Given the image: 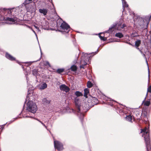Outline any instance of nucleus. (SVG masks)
Wrapping results in <instances>:
<instances>
[{"label":"nucleus","mask_w":151,"mask_h":151,"mask_svg":"<svg viewBox=\"0 0 151 151\" xmlns=\"http://www.w3.org/2000/svg\"><path fill=\"white\" fill-rule=\"evenodd\" d=\"M141 44V40H137L135 42V45L137 49H139L138 47Z\"/></svg>","instance_id":"18"},{"label":"nucleus","mask_w":151,"mask_h":151,"mask_svg":"<svg viewBox=\"0 0 151 151\" xmlns=\"http://www.w3.org/2000/svg\"><path fill=\"white\" fill-rule=\"evenodd\" d=\"M34 27H35V28H36L37 29L39 30V27H37V26H35V25L34 26Z\"/></svg>","instance_id":"39"},{"label":"nucleus","mask_w":151,"mask_h":151,"mask_svg":"<svg viewBox=\"0 0 151 151\" xmlns=\"http://www.w3.org/2000/svg\"><path fill=\"white\" fill-rule=\"evenodd\" d=\"M17 118L16 117V118H15V119H17Z\"/></svg>","instance_id":"48"},{"label":"nucleus","mask_w":151,"mask_h":151,"mask_svg":"<svg viewBox=\"0 0 151 151\" xmlns=\"http://www.w3.org/2000/svg\"><path fill=\"white\" fill-rule=\"evenodd\" d=\"M127 43H128L129 45H132V44L130 42H129V43L127 42Z\"/></svg>","instance_id":"45"},{"label":"nucleus","mask_w":151,"mask_h":151,"mask_svg":"<svg viewBox=\"0 0 151 151\" xmlns=\"http://www.w3.org/2000/svg\"><path fill=\"white\" fill-rule=\"evenodd\" d=\"M105 99L106 100L105 101L104 103L111 106H112L114 105L115 101L113 100H111V99L109 98H106L105 96Z\"/></svg>","instance_id":"12"},{"label":"nucleus","mask_w":151,"mask_h":151,"mask_svg":"<svg viewBox=\"0 0 151 151\" xmlns=\"http://www.w3.org/2000/svg\"><path fill=\"white\" fill-rule=\"evenodd\" d=\"M124 2H125L123 3V2H122V7H123V9L124 10V9L125 7H128V6H129L127 4V2L125 0H124Z\"/></svg>","instance_id":"25"},{"label":"nucleus","mask_w":151,"mask_h":151,"mask_svg":"<svg viewBox=\"0 0 151 151\" xmlns=\"http://www.w3.org/2000/svg\"><path fill=\"white\" fill-rule=\"evenodd\" d=\"M48 10L47 9L43 8L42 9H39V12L41 14H42L44 16L47 15Z\"/></svg>","instance_id":"13"},{"label":"nucleus","mask_w":151,"mask_h":151,"mask_svg":"<svg viewBox=\"0 0 151 151\" xmlns=\"http://www.w3.org/2000/svg\"><path fill=\"white\" fill-rule=\"evenodd\" d=\"M34 119L36 120H37V121H38L43 126H44L45 128L46 129H47V127L41 121H40V120H39L37 118H34Z\"/></svg>","instance_id":"32"},{"label":"nucleus","mask_w":151,"mask_h":151,"mask_svg":"<svg viewBox=\"0 0 151 151\" xmlns=\"http://www.w3.org/2000/svg\"><path fill=\"white\" fill-rule=\"evenodd\" d=\"M54 146L55 149L58 150H62L63 149V145L60 142L58 141L54 140Z\"/></svg>","instance_id":"9"},{"label":"nucleus","mask_w":151,"mask_h":151,"mask_svg":"<svg viewBox=\"0 0 151 151\" xmlns=\"http://www.w3.org/2000/svg\"><path fill=\"white\" fill-rule=\"evenodd\" d=\"M47 87V84L45 83H44L39 86V89L41 90H42L46 88Z\"/></svg>","instance_id":"16"},{"label":"nucleus","mask_w":151,"mask_h":151,"mask_svg":"<svg viewBox=\"0 0 151 151\" xmlns=\"http://www.w3.org/2000/svg\"><path fill=\"white\" fill-rule=\"evenodd\" d=\"M18 19L17 17H6L5 20L11 22V24H14L17 22Z\"/></svg>","instance_id":"11"},{"label":"nucleus","mask_w":151,"mask_h":151,"mask_svg":"<svg viewBox=\"0 0 151 151\" xmlns=\"http://www.w3.org/2000/svg\"><path fill=\"white\" fill-rule=\"evenodd\" d=\"M4 19L3 17L0 14V21H3Z\"/></svg>","instance_id":"36"},{"label":"nucleus","mask_w":151,"mask_h":151,"mask_svg":"<svg viewBox=\"0 0 151 151\" xmlns=\"http://www.w3.org/2000/svg\"><path fill=\"white\" fill-rule=\"evenodd\" d=\"M98 102V100L96 97H93L91 96H89L88 99L86 103V106L85 108L87 109V108H91L94 105H96Z\"/></svg>","instance_id":"4"},{"label":"nucleus","mask_w":151,"mask_h":151,"mask_svg":"<svg viewBox=\"0 0 151 151\" xmlns=\"http://www.w3.org/2000/svg\"><path fill=\"white\" fill-rule=\"evenodd\" d=\"M87 86L88 88H91L93 86V84L90 81H88L87 83Z\"/></svg>","instance_id":"27"},{"label":"nucleus","mask_w":151,"mask_h":151,"mask_svg":"<svg viewBox=\"0 0 151 151\" xmlns=\"http://www.w3.org/2000/svg\"><path fill=\"white\" fill-rule=\"evenodd\" d=\"M138 115H139V117H141V118H143L145 121H146L147 119L146 113H142L141 114V116L140 114H139Z\"/></svg>","instance_id":"17"},{"label":"nucleus","mask_w":151,"mask_h":151,"mask_svg":"<svg viewBox=\"0 0 151 151\" xmlns=\"http://www.w3.org/2000/svg\"><path fill=\"white\" fill-rule=\"evenodd\" d=\"M148 92L151 93V85L150 86H149L147 88V93L146 94V96H147ZM146 97H145V98L144 100L143 101V103L145 101V100L146 99Z\"/></svg>","instance_id":"22"},{"label":"nucleus","mask_w":151,"mask_h":151,"mask_svg":"<svg viewBox=\"0 0 151 151\" xmlns=\"http://www.w3.org/2000/svg\"><path fill=\"white\" fill-rule=\"evenodd\" d=\"M150 104V101H146L144 103V105L146 106H149Z\"/></svg>","instance_id":"29"},{"label":"nucleus","mask_w":151,"mask_h":151,"mask_svg":"<svg viewBox=\"0 0 151 151\" xmlns=\"http://www.w3.org/2000/svg\"><path fill=\"white\" fill-rule=\"evenodd\" d=\"M45 64L46 65H48L49 67L50 66V64L49 62L48 61H46L45 62Z\"/></svg>","instance_id":"37"},{"label":"nucleus","mask_w":151,"mask_h":151,"mask_svg":"<svg viewBox=\"0 0 151 151\" xmlns=\"http://www.w3.org/2000/svg\"><path fill=\"white\" fill-rule=\"evenodd\" d=\"M122 1L123 2V3H124L125 2H124V0H122Z\"/></svg>","instance_id":"46"},{"label":"nucleus","mask_w":151,"mask_h":151,"mask_svg":"<svg viewBox=\"0 0 151 151\" xmlns=\"http://www.w3.org/2000/svg\"><path fill=\"white\" fill-rule=\"evenodd\" d=\"M26 9L28 12H34L36 10V5L35 3L29 4L26 7Z\"/></svg>","instance_id":"8"},{"label":"nucleus","mask_w":151,"mask_h":151,"mask_svg":"<svg viewBox=\"0 0 151 151\" xmlns=\"http://www.w3.org/2000/svg\"><path fill=\"white\" fill-rule=\"evenodd\" d=\"M115 42H119V41H117V40H115L114 41Z\"/></svg>","instance_id":"47"},{"label":"nucleus","mask_w":151,"mask_h":151,"mask_svg":"<svg viewBox=\"0 0 151 151\" xmlns=\"http://www.w3.org/2000/svg\"><path fill=\"white\" fill-rule=\"evenodd\" d=\"M81 101L80 99L76 97L74 99V103L76 108L77 109V111L78 112L79 114H78V116L81 121V122L82 123L83 122V120L84 117V114H83L81 113V111L82 110H85V108L84 107H83L81 105Z\"/></svg>","instance_id":"3"},{"label":"nucleus","mask_w":151,"mask_h":151,"mask_svg":"<svg viewBox=\"0 0 151 151\" xmlns=\"http://www.w3.org/2000/svg\"><path fill=\"white\" fill-rule=\"evenodd\" d=\"M138 50H139V51L140 52H141V53L142 54H143V53L142 52V51L140 50L139 49H138Z\"/></svg>","instance_id":"42"},{"label":"nucleus","mask_w":151,"mask_h":151,"mask_svg":"<svg viewBox=\"0 0 151 151\" xmlns=\"http://www.w3.org/2000/svg\"><path fill=\"white\" fill-rule=\"evenodd\" d=\"M60 26L62 28V31L68 33L70 30V26L65 22H63Z\"/></svg>","instance_id":"7"},{"label":"nucleus","mask_w":151,"mask_h":151,"mask_svg":"<svg viewBox=\"0 0 151 151\" xmlns=\"http://www.w3.org/2000/svg\"><path fill=\"white\" fill-rule=\"evenodd\" d=\"M142 55L143 56V57L145 58V59L146 60V61L147 65L148 66V79H149V80H150V71L149 69V66H148V64L147 60V58H146V57L145 56V54L143 53Z\"/></svg>","instance_id":"15"},{"label":"nucleus","mask_w":151,"mask_h":151,"mask_svg":"<svg viewBox=\"0 0 151 151\" xmlns=\"http://www.w3.org/2000/svg\"><path fill=\"white\" fill-rule=\"evenodd\" d=\"M43 101H44V103L46 104H50V101L47 100L46 98L43 99Z\"/></svg>","instance_id":"28"},{"label":"nucleus","mask_w":151,"mask_h":151,"mask_svg":"<svg viewBox=\"0 0 151 151\" xmlns=\"http://www.w3.org/2000/svg\"><path fill=\"white\" fill-rule=\"evenodd\" d=\"M149 131L148 129L145 127L143 129H141V133H143L142 136H144L147 151H151Z\"/></svg>","instance_id":"2"},{"label":"nucleus","mask_w":151,"mask_h":151,"mask_svg":"<svg viewBox=\"0 0 151 151\" xmlns=\"http://www.w3.org/2000/svg\"><path fill=\"white\" fill-rule=\"evenodd\" d=\"M132 36L133 37H135L138 36L137 32H136L132 33Z\"/></svg>","instance_id":"34"},{"label":"nucleus","mask_w":151,"mask_h":151,"mask_svg":"<svg viewBox=\"0 0 151 151\" xmlns=\"http://www.w3.org/2000/svg\"><path fill=\"white\" fill-rule=\"evenodd\" d=\"M32 29V31L33 32L35 33V35H36V36H37V35L36 34V32H35V31H34V30H33V29Z\"/></svg>","instance_id":"40"},{"label":"nucleus","mask_w":151,"mask_h":151,"mask_svg":"<svg viewBox=\"0 0 151 151\" xmlns=\"http://www.w3.org/2000/svg\"><path fill=\"white\" fill-rule=\"evenodd\" d=\"M90 57L88 56V54L84 52L82 53V55L81 58V65L80 66L81 68H84V66L87 64V62L90 59Z\"/></svg>","instance_id":"5"},{"label":"nucleus","mask_w":151,"mask_h":151,"mask_svg":"<svg viewBox=\"0 0 151 151\" xmlns=\"http://www.w3.org/2000/svg\"><path fill=\"white\" fill-rule=\"evenodd\" d=\"M101 34V33H100L99 34V38H100V39H101V40H102L103 41H105L106 40V39L104 37V36H101L100 35V34Z\"/></svg>","instance_id":"30"},{"label":"nucleus","mask_w":151,"mask_h":151,"mask_svg":"<svg viewBox=\"0 0 151 151\" xmlns=\"http://www.w3.org/2000/svg\"><path fill=\"white\" fill-rule=\"evenodd\" d=\"M75 95L77 97L83 96L82 93L79 91H76L75 93Z\"/></svg>","instance_id":"26"},{"label":"nucleus","mask_w":151,"mask_h":151,"mask_svg":"<svg viewBox=\"0 0 151 151\" xmlns=\"http://www.w3.org/2000/svg\"><path fill=\"white\" fill-rule=\"evenodd\" d=\"M150 54H151V52L150 53Z\"/></svg>","instance_id":"50"},{"label":"nucleus","mask_w":151,"mask_h":151,"mask_svg":"<svg viewBox=\"0 0 151 151\" xmlns=\"http://www.w3.org/2000/svg\"><path fill=\"white\" fill-rule=\"evenodd\" d=\"M32 0H25L23 4H27L30 3Z\"/></svg>","instance_id":"31"},{"label":"nucleus","mask_w":151,"mask_h":151,"mask_svg":"<svg viewBox=\"0 0 151 151\" xmlns=\"http://www.w3.org/2000/svg\"><path fill=\"white\" fill-rule=\"evenodd\" d=\"M123 112V110L122 109H120V110H119V112Z\"/></svg>","instance_id":"43"},{"label":"nucleus","mask_w":151,"mask_h":151,"mask_svg":"<svg viewBox=\"0 0 151 151\" xmlns=\"http://www.w3.org/2000/svg\"><path fill=\"white\" fill-rule=\"evenodd\" d=\"M6 57L10 60L13 61L15 60V58L13 57L10 54L6 52L5 55Z\"/></svg>","instance_id":"14"},{"label":"nucleus","mask_w":151,"mask_h":151,"mask_svg":"<svg viewBox=\"0 0 151 151\" xmlns=\"http://www.w3.org/2000/svg\"><path fill=\"white\" fill-rule=\"evenodd\" d=\"M77 67L75 65H72L70 68V70L73 71H76L77 70Z\"/></svg>","instance_id":"21"},{"label":"nucleus","mask_w":151,"mask_h":151,"mask_svg":"<svg viewBox=\"0 0 151 151\" xmlns=\"http://www.w3.org/2000/svg\"><path fill=\"white\" fill-rule=\"evenodd\" d=\"M60 88L61 91H64L66 93L68 92L70 90V89L69 87L64 84L60 85Z\"/></svg>","instance_id":"10"},{"label":"nucleus","mask_w":151,"mask_h":151,"mask_svg":"<svg viewBox=\"0 0 151 151\" xmlns=\"http://www.w3.org/2000/svg\"><path fill=\"white\" fill-rule=\"evenodd\" d=\"M41 54H42V52H41Z\"/></svg>","instance_id":"49"},{"label":"nucleus","mask_w":151,"mask_h":151,"mask_svg":"<svg viewBox=\"0 0 151 151\" xmlns=\"http://www.w3.org/2000/svg\"><path fill=\"white\" fill-rule=\"evenodd\" d=\"M24 117H30L32 118V116H25V117L24 116Z\"/></svg>","instance_id":"44"},{"label":"nucleus","mask_w":151,"mask_h":151,"mask_svg":"<svg viewBox=\"0 0 151 151\" xmlns=\"http://www.w3.org/2000/svg\"><path fill=\"white\" fill-rule=\"evenodd\" d=\"M115 36L116 37L121 38L123 37L124 35L122 33L118 32L115 34Z\"/></svg>","instance_id":"19"},{"label":"nucleus","mask_w":151,"mask_h":151,"mask_svg":"<svg viewBox=\"0 0 151 151\" xmlns=\"http://www.w3.org/2000/svg\"><path fill=\"white\" fill-rule=\"evenodd\" d=\"M36 62V61H35L30 62H28V63H29V64H31L32 63L34 62Z\"/></svg>","instance_id":"41"},{"label":"nucleus","mask_w":151,"mask_h":151,"mask_svg":"<svg viewBox=\"0 0 151 151\" xmlns=\"http://www.w3.org/2000/svg\"><path fill=\"white\" fill-rule=\"evenodd\" d=\"M38 73V72L36 69H34L32 71V74L34 76H36Z\"/></svg>","instance_id":"33"},{"label":"nucleus","mask_w":151,"mask_h":151,"mask_svg":"<svg viewBox=\"0 0 151 151\" xmlns=\"http://www.w3.org/2000/svg\"><path fill=\"white\" fill-rule=\"evenodd\" d=\"M125 27H126V25L124 24H122L120 22L116 24H113L111 27L109 28V30L107 31L106 32H111L112 31V29L114 27H115V28L117 30H120Z\"/></svg>","instance_id":"6"},{"label":"nucleus","mask_w":151,"mask_h":151,"mask_svg":"<svg viewBox=\"0 0 151 151\" xmlns=\"http://www.w3.org/2000/svg\"><path fill=\"white\" fill-rule=\"evenodd\" d=\"M84 96L86 98L87 97V96L88 93H89V90L87 88H86L84 90Z\"/></svg>","instance_id":"24"},{"label":"nucleus","mask_w":151,"mask_h":151,"mask_svg":"<svg viewBox=\"0 0 151 151\" xmlns=\"http://www.w3.org/2000/svg\"><path fill=\"white\" fill-rule=\"evenodd\" d=\"M97 52H92V53H89L88 54V55H91L93 54V55H96L97 53Z\"/></svg>","instance_id":"38"},{"label":"nucleus","mask_w":151,"mask_h":151,"mask_svg":"<svg viewBox=\"0 0 151 151\" xmlns=\"http://www.w3.org/2000/svg\"><path fill=\"white\" fill-rule=\"evenodd\" d=\"M126 118L127 120L128 121L132 122V116L131 114L129 115L128 116H127L126 117Z\"/></svg>","instance_id":"20"},{"label":"nucleus","mask_w":151,"mask_h":151,"mask_svg":"<svg viewBox=\"0 0 151 151\" xmlns=\"http://www.w3.org/2000/svg\"><path fill=\"white\" fill-rule=\"evenodd\" d=\"M64 70V69H58L57 70V71L58 73H62Z\"/></svg>","instance_id":"35"},{"label":"nucleus","mask_w":151,"mask_h":151,"mask_svg":"<svg viewBox=\"0 0 151 151\" xmlns=\"http://www.w3.org/2000/svg\"><path fill=\"white\" fill-rule=\"evenodd\" d=\"M16 10V9L14 8H10L9 9V11H8V13H10L11 14H14L13 13H12V12H15Z\"/></svg>","instance_id":"23"},{"label":"nucleus","mask_w":151,"mask_h":151,"mask_svg":"<svg viewBox=\"0 0 151 151\" xmlns=\"http://www.w3.org/2000/svg\"><path fill=\"white\" fill-rule=\"evenodd\" d=\"M29 91L28 90V93L26 99L24 104L23 105V110L21 113L23 112L24 109L25 107V103H26L27 100H29L27 105L26 110L29 112L34 114L36 113L37 109V106L36 104L33 102L31 100H33L34 98V93L33 91H31V93H29Z\"/></svg>","instance_id":"1"}]
</instances>
